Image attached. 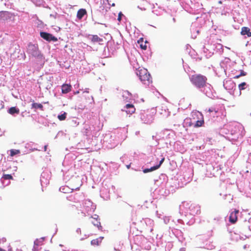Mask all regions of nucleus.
<instances>
[{
	"label": "nucleus",
	"instance_id": "1",
	"mask_svg": "<svg viewBox=\"0 0 251 251\" xmlns=\"http://www.w3.org/2000/svg\"><path fill=\"white\" fill-rule=\"evenodd\" d=\"M190 80L196 87L201 88L206 85L207 78L201 74H196L191 76Z\"/></svg>",
	"mask_w": 251,
	"mask_h": 251
},
{
	"label": "nucleus",
	"instance_id": "2",
	"mask_svg": "<svg viewBox=\"0 0 251 251\" xmlns=\"http://www.w3.org/2000/svg\"><path fill=\"white\" fill-rule=\"evenodd\" d=\"M140 80L144 84L149 85L152 81L151 77L148 70L145 68L139 69L136 72Z\"/></svg>",
	"mask_w": 251,
	"mask_h": 251
},
{
	"label": "nucleus",
	"instance_id": "3",
	"mask_svg": "<svg viewBox=\"0 0 251 251\" xmlns=\"http://www.w3.org/2000/svg\"><path fill=\"white\" fill-rule=\"evenodd\" d=\"M27 52L34 57H39L41 55L37 44H29L27 47Z\"/></svg>",
	"mask_w": 251,
	"mask_h": 251
},
{
	"label": "nucleus",
	"instance_id": "4",
	"mask_svg": "<svg viewBox=\"0 0 251 251\" xmlns=\"http://www.w3.org/2000/svg\"><path fill=\"white\" fill-rule=\"evenodd\" d=\"M192 116H193V119L194 120L196 119L195 117H196L198 119L199 118V116L201 117V120H198L196 121V123L195 124V125L194 126L195 127H201V126L204 124V120H203V117H202V114L201 112H193L192 113Z\"/></svg>",
	"mask_w": 251,
	"mask_h": 251
},
{
	"label": "nucleus",
	"instance_id": "5",
	"mask_svg": "<svg viewBox=\"0 0 251 251\" xmlns=\"http://www.w3.org/2000/svg\"><path fill=\"white\" fill-rule=\"evenodd\" d=\"M40 34L42 38L47 41L50 42L52 41L53 42H56L57 41V38L50 33L46 32H41Z\"/></svg>",
	"mask_w": 251,
	"mask_h": 251
},
{
	"label": "nucleus",
	"instance_id": "6",
	"mask_svg": "<svg viewBox=\"0 0 251 251\" xmlns=\"http://www.w3.org/2000/svg\"><path fill=\"white\" fill-rule=\"evenodd\" d=\"M239 211L237 209H234V210L231 212L230 214L229 217V222L232 224H235L238 220V214L239 213Z\"/></svg>",
	"mask_w": 251,
	"mask_h": 251
},
{
	"label": "nucleus",
	"instance_id": "7",
	"mask_svg": "<svg viewBox=\"0 0 251 251\" xmlns=\"http://www.w3.org/2000/svg\"><path fill=\"white\" fill-rule=\"evenodd\" d=\"M99 216L97 215H94V216L91 217L92 221L91 223L93 224L94 226H97L99 229L101 228V226L100 224V219H98Z\"/></svg>",
	"mask_w": 251,
	"mask_h": 251
},
{
	"label": "nucleus",
	"instance_id": "8",
	"mask_svg": "<svg viewBox=\"0 0 251 251\" xmlns=\"http://www.w3.org/2000/svg\"><path fill=\"white\" fill-rule=\"evenodd\" d=\"M88 38L94 43H100L103 41V39L99 37L97 35H89Z\"/></svg>",
	"mask_w": 251,
	"mask_h": 251
},
{
	"label": "nucleus",
	"instance_id": "9",
	"mask_svg": "<svg viewBox=\"0 0 251 251\" xmlns=\"http://www.w3.org/2000/svg\"><path fill=\"white\" fill-rule=\"evenodd\" d=\"M10 18V13L8 11L0 12V20L5 21Z\"/></svg>",
	"mask_w": 251,
	"mask_h": 251
},
{
	"label": "nucleus",
	"instance_id": "10",
	"mask_svg": "<svg viewBox=\"0 0 251 251\" xmlns=\"http://www.w3.org/2000/svg\"><path fill=\"white\" fill-rule=\"evenodd\" d=\"M62 93L63 94H67L70 92L72 89V86L71 84H63L61 86Z\"/></svg>",
	"mask_w": 251,
	"mask_h": 251
},
{
	"label": "nucleus",
	"instance_id": "11",
	"mask_svg": "<svg viewBox=\"0 0 251 251\" xmlns=\"http://www.w3.org/2000/svg\"><path fill=\"white\" fill-rule=\"evenodd\" d=\"M241 34L242 35H247L248 37H251V32L250 28L246 26L242 27Z\"/></svg>",
	"mask_w": 251,
	"mask_h": 251
},
{
	"label": "nucleus",
	"instance_id": "12",
	"mask_svg": "<svg viewBox=\"0 0 251 251\" xmlns=\"http://www.w3.org/2000/svg\"><path fill=\"white\" fill-rule=\"evenodd\" d=\"M125 107L127 109L126 110V112L127 114H132L135 111V108L132 104H127L126 105Z\"/></svg>",
	"mask_w": 251,
	"mask_h": 251
},
{
	"label": "nucleus",
	"instance_id": "13",
	"mask_svg": "<svg viewBox=\"0 0 251 251\" xmlns=\"http://www.w3.org/2000/svg\"><path fill=\"white\" fill-rule=\"evenodd\" d=\"M87 14V11L85 9H80L77 12L76 17L78 19L81 20L84 15Z\"/></svg>",
	"mask_w": 251,
	"mask_h": 251
},
{
	"label": "nucleus",
	"instance_id": "14",
	"mask_svg": "<svg viewBox=\"0 0 251 251\" xmlns=\"http://www.w3.org/2000/svg\"><path fill=\"white\" fill-rule=\"evenodd\" d=\"M138 43L140 45V48L144 50H146L147 48V44L148 43L147 41H144V39L143 38H140L138 41Z\"/></svg>",
	"mask_w": 251,
	"mask_h": 251
},
{
	"label": "nucleus",
	"instance_id": "15",
	"mask_svg": "<svg viewBox=\"0 0 251 251\" xmlns=\"http://www.w3.org/2000/svg\"><path fill=\"white\" fill-rule=\"evenodd\" d=\"M103 238V237H100L97 239H93L91 241V244L93 246H99Z\"/></svg>",
	"mask_w": 251,
	"mask_h": 251
},
{
	"label": "nucleus",
	"instance_id": "16",
	"mask_svg": "<svg viewBox=\"0 0 251 251\" xmlns=\"http://www.w3.org/2000/svg\"><path fill=\"white\" fill-rule=\"evenodd\" d=\"M31 108H33L34 109H40L41 110L43 111V106L41 103H38L36 102H33L31 105Z\"/></svg>",
	"mask_w": 251,
	"mask_h": 251
},
{
	"label": "nucleus",
	"instance_id": "17",
	"mask_svg": "<svg viewBox=\"0 0 251 251\" xmlns=\"http://www.w3.org/2000/svg\"><path fill=\"white\" fill-rule=\"evenodd\" d=\"M8 112L12 115H13L15 113L19 114L20 112V110L18 108H17L16 107H12L9 109Z\"/></svg>",
	"mask_w": 251,
	"mask_h": 251
},
{
	"label": "nucleus",
	"instance_id": "18",
	"mask_svg": "<svg viewBox=\"0 0 251 251\" xmlns=\"http://www.w3.org/2000/svg\"><path fill=\"white\" fill-rule=\"evenodd\" d=\"M159 168V166H154L152 167H151L150 169H145L143 170V172L144 173H147L148 172L154 171L155 170H157Z\"/></svg>",
	"mask_w": 251,
	"mask_h": 251
},
{
	"label": "nucleus",
	"instance_id": "19",
	"mask_svg": "<svg viewBox=\"0 0 251 251\" xmlns=\"http://www.w3.org/2000/svg\"><path fill=\"white\" fill-rule=\"evenodd\" d=\"M66 115H67V113L66 112H64L63 114H61V115H59L58 116H57V118L58 119L60 120V121H64L66 119Z\"/></svg>",
	"mask_w": 251,
	"mask_h": 251
},
{
	"label": "nucleus",
	"instance_id": "20",
	"mask_svg": "<svg viewBox=\"0 0 251 251\" xmlns=\"http://www.w3.org/2000/svg\"><path fill=\"white\" fill-rule=\"evenodd\" d=\"M246 75H247V73L246 72H245L243 70H241V72H240V74H239V75H237L234 76L233 78L237 79V78H239L241 76H245Z\"/></svg>",
	"mask_w": 251,
	"mask_h": 251
},
{
	"label": "nucleus",
	"instance_id": "21",
	"mask_svg": "<svg viewBox=\"0 0 251 251\" xmlns=\"http://www.w3.org/2000/svg\"><path fill=\"white\" fill-rule=\"evenodd\" d=\"M39 240H38V239H36V240L34 242V246H33V248L32 251H34V249H35V248H36V249H39Z\"/></svg>",
	"mask_w": 251,
	"mask_h": 251
},
{
	"label": "nucleus",
	"instance_id": "22",
	"mask_svg": "<svg viewBox=\"0 0 251 251\" xmlns=\"http://www.w3.org/2000/svg\"><path fill=\"white\" fill-rule=\"evenodd\" d=\"M2 178L6 180V179H13V176L9 174H4L3 175Z\"/></svg>",
	"mask_w": 251,
	"mask_h": 251
},
{
	"label": "nucleus",
	"instance_id": "23",
	"mask_svg": "<svg viewBox=\"0 0 251 251\" xmlns=\"http://www.w3.org/2000/svg\"><path fill=\"white\" fill-rule=\"evenodd\" d=\"M19 153H20V151L19 150H10V155L12 156H13Z\"/></svg>",
	"mask_w": 251,
	"mask_h": 251
},
{
	"label": "nucleus",
	"instance_id": "24",
	"mask_svg": "<svg viewBox=\"0 0 251 251\" xmlns=\"http://www.w3.org/2000/svg\"><path fill=\"white\" fill-rule=\"evenodd\" d=\"M246 85V83L245 82H242L241 84H240L238 86L239 90L241 91V90H243L245 89L244 86Z\"/></svg>",
	"mask_w": 251,
	"mask_h": 251
},
{
	"label": "nucleus",
	"instance_id": "25",
	"mask_svg": "<svg viewBox=\"0 0 251 251\" xmlns=\"http://www.w3.org/2000/svg\"><path fill=\"white\" fill-rule=\"evenodd\" d=\"M208 111L209 113L214 112L215 113H217L218 112V111L216 110L215 108L211 107L208 109Z\"/></svg>",
	"mask_w": 251,
	"mask_h": 251
},
{
	"label": "nucleus",
	"instance_id": "26",
	"mask_svg": "<svg viewBox=\"0 0 251 251\" xmlns=\"http://www.w3.org/2000/svg\"><path fill=\"white\" fill-rule=\"evenodd\" d=\"M123 16V14H122V13L121 12H120L119 14H118V20L119 21V22H121V20H122V17Z\"/></svg>",
	"mask_w": 251,
	"mask_h": 251
},
{
	"label": "nucleus",
	"instance_id": "27",
	"mask_svg": "<svg viewBox=\"0 0 251 251\" xmlns=\"http://www.w3.org/2000/svg\"><path fill=\"white\" fill-rule=\"evenodd\" d=\"M66 188H67V187L62 186L60 187V190L63 193H66L65 191Z\"/></svg>",
	"mask_w": 251,
	"mask_h": 251
},
{
	"label": "nucleus",
	"instance_id": "28",
	"mask_svg": "<svg viewBox=\"0 0 251 251\" xmlns=\"http://www.w3.org/2000/svg\"><path fill=\"white\" fill-rule=\"evenodd\" d=\"M164 160H165V158L163 157V158H162V159L159 162V164L158 165H157V166H159V168L160 167L161 165L163 163V162L164 161Z\"/></svg>",
	"mask_w": 251,
	"mask_h": 251
},
{
	"label": "nucleus",
	"instance_id": "29",
	"mask_svg": "<svg viewBox=\"0 0 251 251\" xmlns=\"http://www.w3.org/2000/svg\"><path fill=\"white\" fill-rule=\"evenodd\" d=\"M192 125H193V123H192L191 122H190L189 123L188 126H192Z\"/></svg>",
	"mask_w": 251,
	"mask_h": 251
},
{
	"label": "nucleus",
	"instance_id": "30",
	"mask_svg": "<svg viewBox=\"0 0 251 251\" xmlns=\"http://www.w3.org/2000/svg\"><path fill=\"white\" fill-rule=\"evenodd\" d=\"M0 251H6V250L0 248Z\"/></svg>",
	"mask_w": 251,
	"mask_h": 251
},
{
	"label": "nucleus",
	"instance_id": "31",
	"mask_svg": "<svg viewBox=\"0 0 251 251\" xmlns=\"http://www.w3.org/2000/svg\"><path fill=\"white\" fill-rule=\"evenodd\" d=\"M112 6H115V4L114 3H113L112 5Z\"/></svg>",
	"mask_w": 251,
	"mask_h": 251
}]
</instances>
